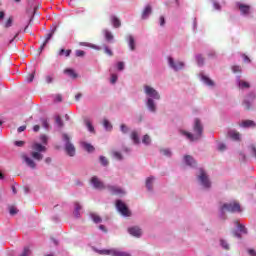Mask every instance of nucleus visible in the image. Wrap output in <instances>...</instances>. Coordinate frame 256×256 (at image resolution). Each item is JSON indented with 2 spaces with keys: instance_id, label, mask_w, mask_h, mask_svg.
<instances>
[{
  "instance_id": "nucleus-61",
  "label": "nucleus",
  "mask_w": 256,
  "mask_h": 256,
  "mask_svg": "<svg viewBox=\"0 0 256 256\" xmlns=\"http://www.w3.org/2000/svg\"><path fill=\"white\" fill-rule=\"evenodd\" d=\"M249 255L256 256V252L253 249L248 250Z\"/></svg>"
},
{
  "instance_id": "nucleus-57",
  "label": "nucleus",
  "mask_w": 256,
  "mask_h": 256,
  "mask_svg": "<svg viewBox=\"0 0 256 256\" xmlns=\"http://www.w3.org/2000/svg\"><path fill=\"white\" fill-rule=\"evenodd\" d=\"M14 144L16 145V147H23L25 145V142H23V141H15Z\"/></svg>"
},
{
  "instance_id": "nucleus-39",
  "label": "nucleus",
  "mask_w": 256,
  "mask_h": 256,
  "mask_svg": "<svg viewBox=\"0 0 256 256\" xmlns=\"http://www.w3.org/2000/svg\"><path fill=\"white\" fill-rule=\"evenodd\" d=\"M160 152H161L162 155H164L165 157H171V155H173V153L171 152V149H169V148L162 149Z\"/></svg>"
},
{
  "instance_id": "nucleus-51",
  "label": "nucleus",
  "mask_w": 256,
  "mask_h": 256,
  "mask_svg": "<svg viewBox=\"0 0 256 256\" xmlns=\"http://www.w3.org/2000/svg\"><path fill=\"white\" fill-rule=\"evenodd\" d=\"M213 1V7L216 11H221V4H219L218 2H215V0Z\"/></svg>"
},
{
  "instance_id": "nucleus-2",
  "label": "nucleus",
  "mask_w": 256,
  "mask_h": 256,
  "mask_svg": "<svg viewBox=\"0 0 256 256\" xmlns=\"http://www.w3.org/2000/svg\"><path fill=\"white\" fill-rule=\"evenodd\" d=\"M143 93L146 97L145 106L149 113H157V102L161 101V94L149 84L143 86Z\"/></svg>"
},
{
  "instance_id": "nucleus-12",
  "label": "nucleus",
  "mask_w": 256,
  "mask_h": 256,
  "mask_svg": "<svg viewBox=\"0 0 256 256\" xmlns=\"http://www.w3.org/2000/svg\"><path fill=\"white\" fill-rule=\"evenodd\" d=\"M55 31H57V26H55L50 33L47 34L45 41L43 42V44L39 47V53L43 52V49H45L47 43H49V41H51V39L53 38V35H55Z\"/></svg>"
},
{
  "instance_id": "nucleus-14",
  "label": "nucleus",
  "mask_w": 256,
  "mask_h": 256,
  "mask_svg": "<svg viewBox=\"0 0 256 256\" xmlns=\"http://www.w3.org/2000/svg\"><path fill=\"white\" fill-rule=\"evenodd\" d=\"M127 43H128V47L130 49V51H135L136 47H137V43L135 42V36L132 34H128L125 37Z\"/></svg>"
},
{
  "instance_id": "nucleus-35",
  "label": "nucleus",
  "mask_w": 256,
  "mask_h": 256,
  "mask_svg": "<svg viewBox=\"0 0 256 256\" xmlns=\"http://www.w3.org/2000/svg\"><path fill=\"white\" fill-rule=\"evenodd\" d=\"M142 143L144 145H151V136L150 135H144L142 139Z\"/></svg>"
},
{
  "instance_id": "nucleus-48",
  "label": "nucleus",
  "mask_w": 256,
  "mask_h": 256,
  "mask_svg": "<svg viewBox=\"0 0 256 256\" xmlns=\"http://www.w3.org/2000/svg\"><path fill=\"white\" fill-rule=\"evenodd\" d=\"M104 53L109 55V57H113V51L107 46L104 47Z\"/></svg>"
},
{
  "instance_id": "nucleus-9",
  "label": "nucleus",
  "mask_w": 256,
  "mask_h": 256,
  "mask_svg": "<svg viewBox=\"0 0 256 256\" xmlns=\"http://www.w3.org/2000/svg\"><path fill=\"white\" fill-rule=\"evenodd\" d=\"M236 7L238 11H240V15H242V17H249V15H251L250 5H247L243 2H236Z\"/></svg>"
},
{
  "instance_id": "nucleus-23",
  "label": "nucleus",
  "mask_w": 256,
  "mask_h": 256,
  "mask_svg": "<svg viewBox=\"0 0 256 256\" xmlns=\"http://www.w3.org/2000/svg\"><path fill=\"white\" fill-rule=\"evenodd\" d=\"M81 147H83L87 153H93V151H95V147L88 142H81Z\"/></svg>"
},
{
  "instance_id": "nucleus-58",
  "label": "nucleus",
  "mask_w": 256,
  "mask_h": 256,
  "mask_svg": "<svg viewBox=\"0 0 256 256\" xmlns=\"http://www.w3.org/2000/svg\"><path fill=\"white\" fill-rule=\"evenodd\" d=\"M45 80H46V83H53V77H51V76H46L45 77Z\"/></svg>"
},
{
  "instance_id": "nucleus-24",
  "label": "nucleus",
  "mask_w": 256,
  "mask_h": 256,
  "mask_svg": "<svg viewBox=\"0 0 256 256\" xmlns=\"http://www.w3.org/2000/svg\"><path fill=\"white\" fill-rule=\"evenodd\" d=\"M103 35L105 37V40L108 42V43H111V41H113V39H115V37L113 36V33H111V31L107 30V29H104L103 30Z\"/></svg>"
},
{
  "instance_id": "nucleus-63",
  "label": "nucleus",
  "mask_w": 256,
  "mask_h": 256,
  "mask_svg": "<svg viewBox=\"0 0 256 256\" xmlns=\"http://www.w3.org/2000/svg\"><path fill=\"white\" fill-rule=\"evenodd\" d=\"M234 237H237V239H241V234H239L237 231L233 232Z\"/></svg>"
},
{
  "instance_id": "nucleus-45",
  "label": "nucleus",
  "mask_w": 256,
  "mask_h": 256,
  "mask_svg": "<svg viewBox=\"0 0 256 256\" xmlns=\"http://www.w3.org/2000/svg\"><path fill=\"white\" fill-rule=\"evenodd\" d=\"M40 141L43 143V145H47V141H49V137H47V135L42 134L40 136Z\"/></svg>"
},
{
  "instance_id": "nucleus-37",
  "label": "nucleus",
  "mask_w": 256,
  "mask_h": 256,
  "mask_svg": "<svg viewBox=\"0 0 256 256\" xmlns=\"http://www.w3.org/2000/svg\"><path fill=\"white\" fill-rule=\"evenodd\" d=\"M90 217L92 219V221H94L95 223H101L102 219L99 217V215L95 214V213H91Z\"/></svg>"
},
{
  "instance_id": "nucleus-60",
  "label": "nucleus",
  "mask_w": 256,
  "mask_h": 256,
  "mask_svg": "<svg viewBox=\"0 0 256 256\" xmlns=\"http://www.w3.org/2000/svg\"><path fill=\"white\" fill-rule=\"evenodd\" d=\"M5 19V12L0 11V21H3Z\"/></svg>"
},
{
  "instance_id": "nucleus-3",
  "label": "nucleus",
  "mask_w": 256,
  "mask_h": 256,
  "mask_svg": "<svg viewBox=\"0 0 256 256\" xmlns=\"http://www.w3.org/2000/svg\"><path fill=\"white\" fill-rule=\"evenodd\" d=\"M193 131L194 133H191L185 129H180L179 135H181V137H185L187 141H190V143L200 141L201 137H203V123H201L199 118L194 120Z\"/></svg>"
},
{
  "instance_id": "nucleus-6",
  "label": "nucleus",
  "mask_w": 256,
  "mask_h": 256,
  "mask_svg": "<svg viewBox=\"0 0 256 256\" xmlns=\"http://www.w3.org/2000/svg\"><path fill=\"white\" fill-rule=\"evenodd\" d=\"M168 67L172 69V71H175L176 73L179 71H183L185 69V62L181 60H175L173 57H168Z\"/></svg>"
},
{
  "instance_id": "nucleus-49",
  "label": "nucleus",
  "mask_w": 256,
  "mask_h": 256,
  "mask_svg": "<svg viewBox=\"0 0 256 256\" xmlns=\"http://www.w3.org/2000/svg\"><path fill=\"white\" fill-rule=\"evenodd\" d=\"M243 105L245 109H251V101H249V99L246 98L243 102Z\"/></svg>"
},
{
  "instance_id": "nucleus-52",
  "label": "nucleus",
  "mask_w": 256,
  "mask_h": 256,
  "mask_svg": "<svg viewBox=\"0 0 256 256\" xmlns=\"http://www.w3.org/2000/svg\"><path fill=\"white\" fill-rule=\"evenodd\" d=\"M117 69H118V71H123V69H125V63L124 62H118L117 63Z\"/></svg>"
},
{
  "instance_id": "nucleus-15",
  "label": "nucleus",
  "mask_w": 256,
  "mask_h": 256,
  "mask_svg": "<svg viewBox=\"0 0 256 256\" xmlns=\"http://www.w3.org/2000/svg\"><path fill=\"white\" fill-rule=\"evenodd\" d=\"M152 13H153V7L150 4L146 5L142 11L141 19H143L144 21L149 19Z\"/></svg>"
},
{
  "instance_id": "nucleus-59",
  "label": "nucleus",
  "mask_w": 256,
  "mask_h": 256,
  "mask_svg": "<svg viewBox=\"0 0 256 256\" xmlns=\"http://www.w3.org/2000/svg\"><path fill=\"white\" fill-rule=\"evenodd\" d=\"M25 129H27V126H20L18 127V133H23V131H25Z\"/></svg>"
},
{
  "instance_id": "nucleus-30",
  "label": "nucleus",
  "mask_w": 256,
  "mask_h": 256,
  "mask_svg": "<svg viewBox=\"0 0 256 256\" xmlns=\"http://www.w3.org/2000/svg\"><path fill=\"white\" fill-rule=\"evenodd\" d=\"M64 73L66 75H69V77H71L72 79H77V73H75V70H73L71 68L64 70Z\"/></svg>"
},
{
  "instance_id": "nucleus-7",
  "label": "nucleus",
  "mask_w": 256,
  "mask_h": 256,
  "mask_svg": "<svg viewBox=\"0 0 256 256\" xmlns=\"http://www.w3.org/2000/svg\"><path fill=\"white\" fill-rule=\"evenodd\" d=\"M62 139L65 142V151L69 157H75V146L71 143V138L67 134H62Z\"/></svg>"
},
{
  "instance_id": "nucleus-31",
  "label": "nucleus",
  "mask_w": 256,
  "mask_h": 256,
  "mask_svg": "<svg viewBox=\"0 0 256 256\" xmlns=\"http://www.w3.org/2000/svg\"><path fill=\"white\" fill-rule=\"evenodd\" d=\"M201 79L205 85H208V87H213V80H210L209 77L202 75Z\"/></svg>"
},
{
  "instance_id": "nucleus-54",
  "label": "nucleus",
  "mask_w": 256,
  "mask_h": 256,
  "mask_svg": "<svg viewBox=\"0 0 256 256\" xmlns=\"http://www.w3.org/2000/svg\"><path fill=\"white\" fill-rule=\"evenodd\" d=\"M76 57H85V51L76 50Z\"/></svg>"
},
{
  "instance_id": "nucleus-4",
  "label": "nucleus",
  "mask_w": 256,
  "mask_h": 256,
  "mask_svg": "<svg viewBox=\"0 0 256 256\" xmlns=\"http://www.w3.org/2000/svg\"><path fill=\"white\" fill-rule=\"evenodd\" d=\"M196 179H197L198 185H200L202 189L209 191L212 183H211V178L209 177V174H207V171H205L203 168H200L198 173L196 174Z\"/></svg>"
},
{
  "instance_id": "nucleus-40",
  "label": "nucleus",
  "mask_w": 256,
  "mask_h": 256,
  "mask_svg": "<svg viewBox=\"0 0 256 256\" xmlns=\"http://www.w3.org/2000/svg\"><path fill=\"white\" fill-rule=\"evenodd\" d=\"M40 123L44 129H49V121L46 118H41Z\"/></svg>"
},
{
  "instance_id": "nucleus-19",
  "label": "nucleus",
  "mask_w": 256,
  "mask_h": 256,
  "mask_svg": "<svg viewBox=\"0 0 256 256\" xmlns=\"http://www.w3.org/2000/svg\"><path fill=\"white\" fill-rule=\"evenodd\" d=\"M240 127H244L245 129H255L256 123L253 120H244L240 124Z\"/></svg>"
},
{
  "instance_id": "nucleus-38",
  "label": "nucleus",
  "mask_w": 256,
  "mask_h": 256,
  "mask_svg": "<svg viewBox=\"0 0 256 256\" xmlns=\"http://www.w3.org/2000/svg\"><path fill=\"white\" fill-rule=\"evenodd\" d=\"M31 248L24 247L22 253L19 256H31Z\"/></svg>"
},
{
  "instance_id": "nucleus-22",
  "label": "nucleus",
  "mask_w": 256,
  "mask_h": 256,
  "mask_svg": "<svg viewBox=\"0 0 256 256\" xmlns=\"http://www.w3.org/2000/svg\"><path fill=\"white\" fill-rule=\"evenodd\" d=\"M110 21L115 29H119V27H121V20H119L117 16L115 15L110 16Z\"/></svg>"
},
{
  "instance_id": "nucleus-33",
  "label": "nucleus",
  "mask_w": 256,
  "mask_h": 256,
  "mask_svg": "<svg viewBox=\"0 0 256 256\" xmlns=\"http://www.w3.org/2000/svg\"><path fill=\"white\" fill-rule=\"evenodd\" d=\"M236 225L240 233H243V235H247V228L245 227V225L239 224V222H236Z\"/></svg>"
},
{
  "instance_id": "nucleus-17",
  "label": "nucleus",
  "mask_w": 256,
  "mask_h": 256,
  "mask_svg": "<svg viewBox=\"0 0 256 256\" xmlns=\"http://www.w3.org/2000/svg\"><path fill=\"white\" fill-rule=\"evenodd\" d=\"M219 246L224 251H231V244H229V241H227V239H225V238L219 239Z\"/></svg>"
},
{
  "instance_id": "nucleus-46",
  "label": "nucleus",
  "mask_w": 256,
  "mask_h": 256,
  "mask_svg": "<svg viewBox=\"0 0 256 256\" xmlns=\"http://www.w3.org/2000/svg\"><path fill=\"white\" fill-rule=\"evenodd\" d=\"M158 23L160 25V27H165V24H166V21H165V16H160L159 17V20H158Z\"/></svg>"
},
{
  "instance_id": "nucleus-43",
  "label": "nucleus",
  "mask_w": 256,
  "mask_h": 256,
  "mask_svg": "<svg viewBox=\"0 0 256 256\" xmlns=\"http://www.w3.org/2000/svg\"><path fill=\"white\" fill-rule=\"evenodd\" d=\"M12 25H13V17H9L6 23L4 24V27L6 29H9V27H11Z\"/></svg>"
},
{
  "instance_id": "nucleus-56",
  "label": "nucleus",
  "mask_w": 256,
  "mask_h": 256,
  "mask_svg": "<svg viewBox=\"0 0 256 256\" xmlns=\"http://www.w3.org/2000/svg\"><path fill=\"white\" fill-rule=\"evenodd\" d=\"M232 71L233 73H241V66H233Z\"/></svg>"
},
{
  "instance_id": "nucleus-42",
  "label": "nucleus",
  "mask_w": 256,
  "mask_h": 256,
  "mask_svg": "<svg viewBox=\"0 0 256 256\" xmlns=\"http://www.w3.org/2000/svg\"><path fill=\"white\" fill-rule=\"evenodd\" d=\"M217 149H218V151H221V152L226 151L227 145H225V143H218Z\"/></svg>"
},
{
  "instance_id": "nucleus-64",
  "label": "nucleus",
  "mask_w": 256,
  "mask_h": 256,
  "mask_svg": "<svg viewBox=\"0 0 256 256\" xmlns=\"http://www.w3.org/2000/svg\"><path fill=\"white\" fill-rule=\"evenodd\" d=\"M51 161H52L51 157H47V158L45 159V163H46L47 165H50Z\"/></svg>"
},
{
  "instance_id": "nucleus-29",
  "label": "nucleus",
  "mask_w": 256,
  "mask_h": 256,
  "mask_svg": "<svg viewBox=\"0 0 256 256\" xmlns=\"http://www.w3.org/2000/svg\"><path fill=\"white\" fill-rule=\"evenodd\" d=\"M195 60H196L198 67H203V65H205V58H203V55L197 54L195 56Z\"/></svg>"
},
{
  "instance_id": "nucleus-25",
  "label": "nucleus",
  "mask_w": 256,
  "mask_h": 256,
  "mask_svg": "<svg viewBox=\"0 0 256 256\" xmlns=\"http://www.w3.org/2000/svg\"><path fill=\"white\" fill-rule=\"evenodd\" d=\"M237 85H238L239 89H249L251 87L249 82L243 81L239 78L237 79Z\"/></svg>"
},
{
  "instance_id": "nucleus-8",
  "label": "nucleus",
  "mask_w": 256,
  "mask_h": 256,
  "mask_svg": "<svg viewBox=\"0 0 256 256\" xmlns=\"http://www.w3.org/2000/svg\"><path fill=\"white\" fill-rule=\"evenodd\" d=\"M116 209L122 217H131V210L127 207V204L122 200H116Z\"/></svg>"
},
{
  "instance_id": "nucleus-47",
  "label": "nucleus",
  "mask_w": 256,
  "mask_h": 256,
  "mask_svg": "<svg viewBox=\"0 0 256 256\" xmlns=\"http://www.w3.org/2000/svg\"><path fill=\"white\" fill-rule=\"evenodd\" d=\"M33 79H35V72L29 74L26 78L27 83H33Z\"/></svg>"
},
{
  "instance_id": "nucleus-11",
  "label": "nucleus",
  "mask_w": 256,
  "mask_h": 256,
  "mask_svg": "<svg viewBox=\"0 0 256 256\" xmlns=\"http://www.w3.org/2000/svg\"><path fill=\"white\" fill-rule=\"evenodd\" d=\"M90 184L94 189H98V190L105 189V184H103V182L97 176H93L90 179Z\"/></svg>"
},
{
  "instance_id": "nucleus-10",
  "label": "nucleus",
  "mask_w": 256,
  "mask_h": 256,
  "mask_svg": "<svg viewBox=\"0 0 256 256\" xmlns=\"http://www.w3.org/2000/svg\"><path fill=\"white\" fill-rule=\"evenodd\" d=\"M106 189H108V191L111 193V195H118L119 197H123V195H126L127 192H125V190L119 186H111L108 185L106 187Z\"/></svg>"
},
{
  "instance_id": "nucleus-16",
  "label": "nucleus",
  "mask_w": 256,
  "mask_h": 256,
  "mask_svg": "<svg viewBox=\"0 0 256 256\" xmlns=\"http://www.w3.org/2000/svg\"><path fill=\"white\" fill-rule=\"evenodd\" d=\"M155 181H156L155 176H150V177L146 178L145 185H146V189L149 193H153Z\"/></svg>"
},
{
  "instance_id": "nucleus-28",
  "label": "nucleus",
  "mask_w": 256,
  "mask_h": 256,
  "mask_svg": "<svg viewBox=\"0 0 256 256\" xmlns=\"http://www.w3.org/2000/svg\"><path fill=\"white\" fill-rule=\"evenodd\" d=\"M84 124L86 128L88 129L89 133H95V127H93V124L91 123V120L85 119Z\"/></svg>"
},
{
  "instance_id": "nucleus-21",
  "label": "nucleus",
  "mask_w": 256,
  "mask_h": 256,
  "mask_svg": "<svg viewBox=\"0 0 256 256\" xmlns=\"http://www.w3.org/2000/svg\"><path fill=\"white\" fill-rule=\"evenodd\" d=\"M83 209V206L79 202L74 203V212L73 215L76 217V219H79L81 217V210Z\"/></svg>"
},
{
  "instance_id": "nucleus-32",
  "label": "nucleus",
  "mask_w": 256,
  "mask_h": 256,
  "mask_svg": "<svg viewBox=\"0 0 256 256\" xmlns=\"http://www.w3.org/2000/svg\"><path fill=\"white\" fill-rule=\"evenodd\" d=\"M103 127L105 131H111L113 129V125H111V122H109L107 119L103 120Z\"/></svg>"
},
{
  "instance_id": "nucleus-41",
  "label": "nucleus",
  "mask_w": 256,
  "mask_h": 256,
  "mask_svg": "<svg viewBox=\"0 0 256 256\" xmlns=\"http://www.w3.org/2000/svg\"><path fill=\"white\" fill-rule=\"evenodd\" d=\"M58 55H60V56L65 55V57H69V55H71V50L61 49V50L59 51Z\"/></svg>"
},
{
  "instance_id": "nucleus-20",
  "label": "nucleus",
  "mask_w": 256,
  "mask_h": 256,
  "mask_svg": "<svg viewBox=\"0 0 256 256\" xmlns=\"http://www.w3.org/2000/svg\"><path fill=\"white\" fill-rule=\"evenodd\" d=\"M228 137L233 141H241V134L237 130H229Z\"/></svg>"
},
{
  "instance_id": "nucleus-26",
  "label": "nucleus",
  "mask_w": 256,
  "mask_h": 256,
  "mask_svg": "<svg viewBox=\"0 0 256 256\" xmlns=\"http://www.w3.org/2000/svg\"><path fill=\"white\" fill-rule=\"evenodd\" d=\"M111 155L116 161H123L124 159L123 154L117 150L112 151Z\"/></svg>"
},
{
  "instance_id": "nucleus-27",
  "label": "nucleus",
  "mask_w": 256,
  "mask_h": 256,
  "mask_svg": "<svg viewBox=\"0 0 256 256\" xmlns=\"http://www.w3.org/2000/svg\"><path fill=\"white\" fill-rule=\"evenodd\" d=\"M130 138L132 139L134 145H139V143H141V141L139 140V134L137 133V131H132Z\"/></svg>"
},
{
  "instance_id": "nucleus-55",
  "label": "nucleus",
  "mask_w": 256,
  "mask_h": 256,
  "mask_svg": "<svg viewBox=\"0 0 256 256\" xmlns=\"http://www.w3.org/2000/svg\"><path fill=\"white\" fill-rule=\"evenodd\" d=\"M54 101L56 103H61L63 101V97L61 96V94L56 95Z\"/></svg>"
},
{
  "instance_id": "nucleus-13",
  "label": "nucleus",
  "mask_w": 256,
  "mask_h": 256,
  "mask_svg": "<svg viewBox=\"0 0 256 256\" xmlns=\"http://www.w3.org/2000/svg\"><path fill=\"white\" fill-rule=\"evenodd\" d=\"M128 233H130L132 237L139 239L143 235V230L139 226H132L128 228Z\"/></svg>"
},
{
  "instance_id": "nucleus-36",
  "label": "nucleus",
  "mask_w": 256,
  "mask_h": 256,
  "mask_svg": "<svg viewBox=\"0 0 256 256\" xmlns=\"http://www.w3.org/2000/svg\"><path fill=\"white\" fill-rule=\"evenodd\" d=\"M120 131L124 135H127V133H129V131H131V129L127 125L122 124V125H120Z\"/></svg>"
},
{
  "instance_id": "nucleus-34",
  "label": "nucleus",
  "mask_w": 256,
  "mask_h": 256,
  "mask_svg": "<svg viewBox=\"0 0 256 256\" xmlns=\"http://www.w3.org/2000/svg\"><path fill=\"white\" fill-rule=\"evenodd\" d=\"M99 161L103 167H107L109 165V160L105 156H100Z\"/></svg>"
},
{
  "instance_id": "nucleus-5",
  "label": "nucleus",
  "mask_w": 256,
  "mask_h": 256,
  "mask_svg": "<svg viewBox=\"0 0 256 256\" xmlns=\"http://www.w3.org/2000/svg\"><path fill=\"white\" fill-rule=\"evenodd\" d=\"M221 215H225V213H241V205L237 202H229L224 203L220 207Z\"/></svg>"
},
{
  "instance_id": "nucleus-50",
  "label": "nucleus",
  "mask_w": 256,
  "mask_h": 256,
  "mask_svg": "<svg viewBox=\"0 0 256 256\" xmlns=\"http://www.w3.org/2000/svg\"><path fill=\"white\" fill-rule=\"evenodd\" d=\"M9 213H10V215H17V213H19V210H17V208L12 206L9 209Z\"/></svg>"
},
{
  "instance_id": "nucleus-53",
  "label": "nucleus",
  "mask_w": 256,
  "mask_h": 256,
  "mask_svg": "<svg viewBox=\"0 0 256 256\" xmlns=\"http://www.w3.org/2000/svg\"><path fill=\"white\" fill-rule=\"evenodd\" d=\"M56 124L58 125V127H63V120L60 116L56 117Z\"/></svg>"
},
{
  "instance_id": "nucleus-44",
  "label": "nucleus",
  "mask_w": 256,
  "mask_h": 256,
  "mask_svg": "<svg viewBox=\"0 0 256 256\" xmlns=\"http://www.w3.org/2000/svg\"><path fill=\"white\" fill-rule=\"evenodd\" d=\"M117 79H119V77L117 76V74H111L110 83H111L112 85H115V83H117Z\"/></svg>"
},
{
  "instance_id": "nucleus-62",
  "label": "nucleus",
  "mask_w": 256,
  "mask_h": 256,
  "mask_svg": "<svg viewBox=\"0 0 256 256\" xmlns=\"http://www.w3.org/2000/svg\"><path fill=\"white\" fill-rule=\"evenodd\" d=\"M39 129H41V127H40L39 125H35V126L33 127V131H34L35 133H37V132L39 131Z\"/></svg>"
},
{
  "instance_id": "nucleus-1",
  "label": "nucleus",
  "mask_w": 256,
  "mask_h": 256,
  "mask_svg": "<svg viewBox=\"0 0 256 256\" xmlns=\"http://www.w3.org/2000/svg\"><path fill=\"white\" fill-rule=\"evenodd\" d=\"M32 152H30V157L27 154H22L21 159L25 163L26 167L30 169H37V163L35 161H43V153L47 151V147L40 143H34L32 145ZM32 157V158H31Z\"/></svg>"
},
{
  "instance_id": "nucleus-18",
  "label": "nucleus",
  "mask_w": 256,
  "mask_h": 256,
  "mask_svg": "<svg viewBox=\"0 0 256 256\" xmlns=\"http://www.w3.org/2000/svg\"><path fill=\"white\" fill-rule=\"evenodd\" d=\"M184 162L189 167H197V162L195 161V158H193L191 155L184 156Z\"/></svg>"
}]
</instances>
